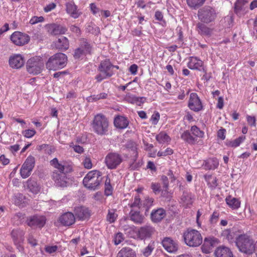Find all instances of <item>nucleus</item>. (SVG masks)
Returning <instances> with one entry per match:
<instances>
[{
  "label": "nucleus",
  "instance_id": "22",
  "mask_svg": "<svg viewBox=\"0 0 257 257\" xmlns=\"http://www.w3.org/2000/svg\"><path fill=\"white\" fill-rule=\"evenodd\" d=\"M75 216L81 220L88 219L90 216V212L89 209L84 206H78L74 209Z\"/></svg>",
  "mask_w": 257,
  "mask_h": 257
},
{
  "label": "nucleus",
  "instance_id": "13",
  "mask_svg": "<svg viewBox=\"0 0 257 257\" xmlns=\"http://www.w3.org/2000/svg\"><path fill=\"white\" fill-rule=\"evenodd\" d=\"M45 28L47 32L52 36L65 34L68 30L66 26L56 23L47 24Z\"/></svg>",
  "mask_w": 257,
  "mask_h": 257
},
{
  "label": "nucleus",
  "instance_id": "56",
  "mask_svg": "<svg viewBox=\"0 0 257 257\" xmlns=\"http://www.w3.org/2000/svg\"><path fill=\"white\" fill-rule=\"evenodd\" d=\"M136 96L131 93H127L124 96V100L131 103H134L135 102Z\"/></svg>",
  "mask_w": 257,
  "mask_h": 257
},
{
  "label": "nucleus",
  "instance_id": "18",
  "mask_svg": "<svg viewBox=\"0 0 257 257\" xmlns=\"http://www.w3.org/2000/svg\"><path fill=\"white\" fill-rule=\"evenodd\" d=\"M9 65L14 69H19L25 64L24 57L21 54H14L10 56L9 60Z\"/></svg>",
  "mask_w": 257,
  "mask_h": 257
},
{
  "label": "nucleus",
  "instance_id": "9",
  "mask_svg": "<svg viewBox=\"0 0 257 257\" xmlns=\"http://www.w3.org/2000/svg\"><path fill=\"white\" fill-rule=\"evenodd\" d=\"M123 161L121 155L116 152H110L105 157L104 162L107 168L116 169Z\"/></svg>",
  "mask_w": 257,
  "mask_h": 257
},
{
  "label": "nucleus",
  "instance_id": "43",
  "mask_svg": "<svg viewBox=\"0 0 257 257\" xmlns=\"http://www.w3.org/2000/svg\"><path fill=\"white\" fill-rule=\"evenodd\" d=\"M206 0H186L187 4L191 9H197L202 6Z\"/></svg>",
  "mask_w": 257,
  "mask_h": 257
},
{
  "label": "nucleus",
  "instance_id": "28",
  "mask_svg": "<svg viewBox=\"0 0 257 257\" xmlns=\"http://www.w3.org/2000/svg\"><path fill=\"white\" fill-rule=\"evenodd\" d=\"M181 203L185 207H190L194 200V195L190 192L184 191L181 197Z\"/></svg>",
  "mask_w": 257,
  "mask_h": 257
},
{
  "label": "nucleus",
  "instance_id": "58",
  "mask_svg": "<svg viewBox=\"0 0 257 257\" xmlns=\"http://www.w3.org/2000/svg\"><path fill=\"white\" fill-rule=\"evenodd\" d=\"M154 202V199L149 197H146L144 200L143 201V205L149 208L150 207Z\"/></svg>",
  "mask_w": 257,
  "mask_h": 257
},
{
  "label": "nucleus",
  "instance_id": "51",
  "mask_svg": "<svg viewBox=\"0 0 257 257\" xmlns=\"http://www.w3.org/2000/svg\"><path fill=\"white\" fill-rule=\"evenodd\" d=\"M44 18L42 16H33L30 20L29 24L31 25H34L39 23L43 22L44 21Z\"/></svg>",
  "mask_w": 257,
  "mask_h": 257
},
{
  "label": "nucleus",
  "instance_id": "4",
  "mask_svg": "<svg viewBox=\"0 0 257 257\" xmlns=\"http://www.w3.org/2000/svg\"><path fill=\"white\" fill-rule=\"evenodd\" d=\"M185 243L190 247L199 246L202 242L201 233L197 230L188 228L183 232Z\"/></svg>",
  "mask_w": 257,
  "mask_h": 257
},
{
  "label": "nucleus",
  "instance_id": "39",
  "mask_svg": "<svg viewBox=\"0 0 257 257\" xmlns=\"http://www.w3.org/2000/svg\"><path fill=\"white\" fill-rule=\"evenodd\" d=\"M247 3V0H237L234 4V11L237 15H240L244 10V6Z\"/></svg>",
  "mask_w": 257,
  "mask_h": 257
},
{
  "label": "nucleus",
  "instance_id": "46",
  "mask_svg": "<svg viewBox=\"0 0 257 257\" xmlns=\"http://www.w3.org/2000/svg\"><path fill=\"white\" fill-rule=\"evenodd\" d=\"M155 248L154 242H150L147 246L142 250V253L145 257L149 256Z\"/></svg>",
  "mask_w": 257,
  "mask_h": 257
},
{
  "label": "nucleus",
  "instance_id": "48",
  "mask_svg": "<svg viewBox=\"0 0 257 257\" xmlns=\"http://www.w3.org/2000/svg\"><path fill=\"white\" fill-rule=\"evenodd\" d=\"M218 243V240L215 237H208L205 238L204 239V243L205 246H209V247L212 248L217 245Z\"/></svg>",
  "mask_w": 257,
  "mask_h": 257
},
{
  "label": "nucleus",
  "instance_id": "20",
  "mask_svg": "<svg viewBox=\"0 0 257 257\" xmlns=\"http://www.w3.org/2000/svg\"><path fill=\"white\" fill-rule=\"evenodd\" d=\"M154 228L151 225H146L140 228L138 231V237L140 239H144L150 237L154 232Z\"/></svg>",
  "mask_w": 257,
  "mask_h": 257
},
{
  "label": "nucleus",
  "instance_id": "50",
  "mask_svg": "<svg viewBox=\"0 0 257 257\" xmlns=\"http://www.w3.org/2000/svg\"><path fill=\"white\" fill-rule=\"evenodd\" d=\"M104 192L106 196L111 195L112 192V188L110 184V181L108 177H107L105 182Z\"/></svg>",
  "mask_w": 257,
  "mask_h": 257
},
{
  "label": "nucleus",
  "instance_id": "6",
  "mask_svg": "<svg viewBox=\"0 0 257 257\" xmlns=\"http://www.w3.org/2000/svg\"><path fill=\"white\" fill-rule=\"evenodd\" d=\"M101 181V172L97 170H93L88 172L84 178L83 183L89 190H95L99 185Z\"/></svg>",
  "mask_w": 257,
  "mask_h": 257
},
{
  "label": "nucleus",
  "instance_id": "23",
  "mask_svg": "<svg viewBox=\"0 0 257 257\" xmlns=\"http://www.w3.org/2000/svg\"><path fill=\"white\" fill-rule=\"evenodd\" d=\"M129 217L132 221L137 224H142L145 222V217L140 210H131Z\"/></svg>",
  "mask_w": 257,
  "mask_h": 257
},
{
  "label": "nucleus",
  "instance_id": "21",
  "mask_svg": "<svg viewBox=\"0 0 257 257\" xmlns=\"http://www.w3.org/2000/svg\"><path fill=\"white\" fill-rule=\"evenodd\" d=\"M58 221L63 226H70L74 223L75 217L72 213L68 212L61 215Z\"/></svg>",
  "mask_w": 257,
  "mask_h": 257
},
{
  "label": "nucleus",
  "instance_id": "41",
  "mask_svg": "<svg viewBox=\"0 0 257 257\" xmlns=\"http://www.w3.org/2000/svg\"><path fill=\"white\" fill-rule=\"evenodd\" d=\"M125 146L129 151L132 152V154L133 156H134V157L138 158V154L137 152V145L135 142L133 141H128L125 144Z\"/></svg>",
  "mask_w": 257,
  "mask_h": 257
},
{
  "label": "nucleus",
  "instance_id": "57",
  "mask_svg": "<svg viewBox=\"0 0 257 257\" xmlns=\"http://www.w3.org/2000/svg\"><path fill=\"white\" fill-rule=\"evenodd\" d=\"M88 31L89 32L94 35H97L100 33L99 28L95 25L94 26H89Z\"/></svg>",
  "mask_w": 257,
  "mask_h": 257
},
{
  "label": "nucleus",
  "instance_id": "45",
  "mask_svg": "<svg viewBox=\"0 0 257 257\" xmlns=\"http://www.w3.org/2000/svg\"><path fill=\"white\" fill-rule=\"evenodd\" d=\"M27 186L30 191L33 193H37L40 191V187L36 182L32 180H28Z\"/></svg>",
  "mask_w": 257,
  "mask_h": 257
},
{
  "label": "nucleus",
  "instance_id": "16",
  "mask_svg": "<svg viewBox=\"0 0 257 257\" xmlns=\"http://www.w3.org/2000/svg\"><path fill=\"white\" fill-rule=\"evenodd\" d=\"M45 223L46 218L42 215H34L27 219V224L31 227L42 228Z\"/></svg>",
  "mask_w": 257,
  "mask_h": 257
},
{
  "label": "nucleus",
  "instance_id": "49",
  "mask_svg": "<svg viewBox=\"0 0 257 257\" xmlns=\"http://www.w3.org/2000/svg\"><path fill=\"white\" fill-rule=\"evenodd\" d=\"M245 139V137L244 136H240L234 140L228 143V146L231 147H237L240 145V144L244 141Z\"/></svg>",
  "mask_w": 257,
  "mask_h": 257
},
{
  "label": "nucleus",
  "instance_id": "15",
  "mask_svg": "<svg viewBox=\"0 0 257 257\" xmlns=\"http://www.w3.org/2000/svg\"><path fill=\"white\" fill-rule=\"evenodd\" d=\"M161 243L164 249L168 252H175L178 249L177 242L169 237H164Z\"/></svg>",
  "mask_w": 257,
  "mask_h": 257
},
{
  "label": "nucleus",
  "instance_id": "17",
  "mask_svg": "<svg viewBox=\"0 0 257 257\" xmlns=\"http://www.w3.org/2000/svg\"><path fill=\"white\" fill-rule=\"evenodd\" d=\"M113 65L109 59H106L101 61L98 67V70L99 72L105 73L107 76L111 77L114 72L112 70Z\"/></svg>",
  "mask_w": 257,
  "mask_h": 257
},
{
  "label": "nucleus",
  "instance_id": "36",
  "mask_svg": "<svg viewBox=\"0 0 257 257\" xmlns=\"http://www.w3.org/2000/svg\"><path fill=\"white\" fill-rule=\"evenodd\" d=\"M205 24L202 22L197 24L198 33L201 35L210 36L211 34V30Z\"/></svg>",
  "mask_w": 257,
  "mask_h": 257
},
{
  "label": "nucleus",
  "instance_id": "25",
  "mask_svg": "<svg viewBox=\"0 0 257 257\" xmlns=\"http://www.w3.org/2000/svg\"><path fill=\"white\" fill-rule=\"evenodd\" d=\"M166 215L165 209L159 208L156 210H152L151 214L152 221L155 223L160 222Z\"/></svg>",
  "mask_w": 257,
  "mask_h": 257
},
{
  "label": "nucleus",
  "instance_id": "37",
  "mask_svg": "<svg viewBox=\"0 0 257 257\" xmlns=\"http://www.w3.org/2000/svg\"><path fill=\"white\" fill-rule=\"evenodd\" d=\"M225 201L227 204L232 209H236L240 207V202L239 200L236 198L229 196L226 198Z\"/></svg>",
  "mask_w": 257,
  "mask_h": 257
},
{
  "label": "nucleus",
  "instance_id": "32",
  "mask_svg": "<svg viewBox=\"0 0 257 257\" xmlns=\"http://www.w3.org/2000/svg\"><path fill=\"white\" fill-rule=\"evenodd\" d=\"M117 257H137L134 250L129 247L122 248L118 252Z\"/></svg>",
  "mask_w": 257,
  "mask_h": 257
},
{
  "label": "nucleus",
  "instance_id": "63",
  "mask_svg": "<svg viewBox=\"0 0 257 257\" xmlns=\"http://www.w3.org/2000/svg\"><path fill=\"white\" fill-rule=\"evenodd\" d=\"M70 30L72 33H74L76 36L79 37L81 35V30L77 26L75 25H72L70 28Z\"/></svg>",
  "mask_w": 257,
  "mask_h": 257
},
{
  "label": "nucleus",
  "instance_id": "60",
  "mask_svg": "<svg viewBox=\"0 0 257 257\" xmlns=\"http://www.w3.org/2000/svg\"><path fill=\"white\" fill-rule=\"evenodd\" d=\"M176 30L178 32L177 35L178 36L177 41L181 44H183L184 43V38L182 28L181 27H177Z\"/></svg>",
  "mask_w": 257,
  "mask_h": 257
},
{
  "label": "nucleus",
  "instance_id": "42",
  "mask_svg": "<svg viewBox=\"0 0 257 257\" xmlns=\"http://www.w3.org/2000/svg\"><path fill=\"white\" fill-rule=\"evenodd\" d=\"M141 160H137V158L133 156V158L129 164V169L131 170H138L142 165Z\"/></svg>",
  "mask_w": 257,
  "mask_h": 257
},
{
  "label": "nucleus",
  "instance_id": "29",
  "mask_svg": "<svg viewBox=\"0 0 257 257\" xmlns=\"http://www.w3.org/2000/svg\"><path fill=\"white\" fill-rule=\"evenodd\" d=\"M216 257H233V254L230 248L221 246L217 247L214 252Z\"/></svg>",
  "mask_w": 257,
  "mask_h": 257
},
{
  "label": "nucleus",
  "instance_id": "59",
  "mask_svg": "<svg viewBox=\"0 0 257 257\" xmlns=\"http://www.w3.org/2000/svg\"><path fill=\"white\" fill-rule=\"evenodd\" d=\"M83 164L85 168L90 169L92 167V164L90 158L88 157H86L83 161Z\"/></svg>",
  "mask_w": 257,
  "mask_h": 257
},
{
  "label": "nucleus",
  "instance_id": "1",
  "mask_svg": "<svg viewBox=\"0 0 257 257\" xmlns=\"http://www.w3.org/2000/svg\"><path fill=\"white\" fill-rule=\"evenodd\" d=\"M239 250L243 253L250 254L255 251V243L250 235L246 233L239 235L235 240Z\"/></svg>",
  "mask_w": 257,
  "mask_h": 257
},
{
  "label": "nucleus",
  "instance_id": "53",
  "mask_svg": "<svg viewBox=\"0 0 257 257\" xmlns=\"http://www.w3.org/2000/svg\"><path fill=\"white\" fill-rule=\"evenodd\" d=\"M173 150L170 148H167L164 151H159L157 153L158 157H165L173 154Z\"/></svg>",
  "mask_w": 257,
  "mask_h": 257
},
{
  "label": "nucleus",
  "instance_id": "19",
  "mask_svg": "<svg viewBox=\"0 0 257 257\" xmlns=\"http://www.w3.org/2000/svg\"><path fill=\"white\" fill-rule=\"evenodd\" d=\"M188 67L191 70L202 71L204 68L203 62L196 57H190L187 63Z\"/></svg>",
  "mask_w": 257,
  "mask_h": 257
},
{
  "label": "nucleus",
  "instance_id": "47",
  "mask_svg": "<svg viewBox=\"0 0 257 257\" xmlns=\"http://www.w3.org/2000/svg\"><path fill=\"white\" fill-rule=\"evenodd\" d=\"M190 131L193 136L196 138H202L204 137V133L196 125L191 126Z\"/></svg>",
  "mask_w": 257,
  "mask_h": 257
},
{
  "label": "nucleus",
  "instance_id": "3",
  "mask_svg": "<svg viewBox=\"0 0 257 257\" xmlns=\"http://www.w3.org/2000/svg\"><path fill=\"white\" fill-rule=\"evenodd\" d=\"M92 126L94 132L97 135L100 136L105 135L108 131V120L102 113H98L94 117Z\"/></svg>",
  "mask_w": 257,
  "mask_h": 257
},
{
  "label": "nucleus",
  "instance_id": "38",
  "mask_svg": "<svg viewBox=\"0 0 257 257\" xmlns=\"http://www.w3.org/2000/svg\"><path fill=\"white\" fill-rule=\"evenodd\" d=\"M157 141L160 144H169L171 141V138L165 132H161L156 136Z\"/></svg>",
  "mask_w": 257,
  "mask_h": 257
},
{
  "label": "nucleus",
  "instance_id": "10",
  "mask_svg": "<svg viewBox=\"0 0 257 257\" xmlns=\"http://www.w3.org/2000/svg\"><path fill=\"white\" fill-rule=\"evenodd\" d=\"M188 106L191 110L195 112H198L203 110L202 101L196 93L192 92L190 93Z\"/></svg>",
  "mask_w": 257,
  "mask_h": 257
},
{
  "label": "nucleus",
  "instance_id": "62",
  "mask_svg": "<svg viewBox=\"0 0 257 257\" xmlns=\"http://www.w3.org/2000/svg\"><path fill=\"white\" fill-rule=\"evenodd\" d=\"M28 242L32 246L37 245V240L33 237L32 234H29L27 237Z\"/></svg>",
  "mask_w": 257,
  "mask_h": 257
},
{
  "label": "nucleus",
  "instance_id": "52",
  "mask_svg": "<svg viewBox=\"0 0 257 257\" xmlns=\"http://www.w3.org/2000/svg\"><path fill=\"white\" fill-rule=\"evenodd\" d=\"M117 216V214L115 213L113 210H108L107 215V220L110 223L114 222Z\"/></svg>",
  "mask_w": 257,
  "mask_h": 257
},
{
  "label": "nucleus",
  "instance_id": "61",
  "mask_svg": "<svg viewBox=\"0 0 257 257\" xmlns=\"http://www.w3.org/2000/svg\"><path fill=\"white\" fill-rule=\"evenodd\" d=\"M109 77H110L107 76L105 73H102L100 72V73L97 74L95 76V79L97 82L99 83V82H101L102 80H103L105 79L108 78Z\"/></svg>",
  "mask_w": 257,
  "mask_h": 257
},
{
  "label": "nucleus",
  "instance_id": "7",
  "mask_svg": "<svg viewBox=\"0 0 257 257\" xmlns=\"http://www.w3.org/2000/svg\"><path fill=\"white\" fill-rule=\"evenodd\" d=\"M92 46L85 38H81L78 48L75 49L73 57L75 59L82 58L92 52Z\"/></svg>",
  "mask_w": 257,
  "mask_h": 257
},
{
  "label": "nucleus",
  "instance_id": "40",
  "mask_svg": "<svg viewBox=\"0 0 257 257\" xmlns=\"http://www.w3.org/2000/svg\"><path fill=\"white\" fill-rule=\"evenodd\" d=\"M204 179L207 183V185L211 189H215L217 186V179L215 177L209 174L204 175Z\"/></svg>",
  "mask_w": 257,
  "mask_h": 257
},
{
  "label": "nucleus",
  "instance_id": "33",
  "mask_svg": "<svg viewBox=\"0 0 257 257\" xmlns=\"http://www.w3.org/2000/svg\"><path fill=\"white\" fill-rule=\"evenodd\" d=\"M218 160L215 158H212L204 161L202 166L205 170H214L218 166Z\"/></svg>",
  "mask_w": 257,
  "mask_h": 257
},
{
  "label": "nucleus",
  "instance_id": "11",
  "mask_svg": "<svg viewBox=\"0 0 257 257\" xmlns=\"http://www.w3.org/2000/svg\"><path fill=\"white\" fill-rule=\"evenodd\" d=\"M10 39L15 45L22 46L29 42L30 37L25 33L15 31L11 35Z\"/></svg>",
  "mask_w": 257,
  "mask_h": 257
},
{
  "label": "nucleus",
  "instance_id": "55",
  "mask_svg": "<svg viewBox=\"0 0 257 257\" xmlns=\"http://www.w3.org/2000/svg\"><path fill=\"white\" fill-rule=\"evenodd\" d=\"M124 240L123 234L121 232L116 233L114 238V243L115 245H118Z\"/></svg>",
  "mask_w": 257,
  "mask_h": 257
},
{
  "label": "nucleus",
  "instance_id": "27",
  "mask_svg": "<svg viewBox=\"0 0 257 257\" xmlns=\"http://www.w3.org/2000/svg\"><path fill=\"white\" fill-rule=\"evenodd\" d=\"M65 6L67 13L70 15L71 17L77 19L79 17L80 13L78 12L77 7L73 2H67Z\"/></svg>",
  "mask_w": 257,
  "mask_h": 257
},
{
  "label": "nucleus",
  "instance_id": "34",
  "mask_svg": "<svg viewBox=\"0 0 257 257\" xmlns=\"http://www.w3.org/2000/svg\"><path fill=\"white\" fill-rule=\"evenodd\" d=\"M109 96L108 92H101L98 94L91 95L86 98L87 101L90 102H95L101 99H105L108 98Z\"/></svg>",
  "mask_w": 257,
  "mask_h": 257
},
{
  "label": "nucleus",
  "instance_id": "26",
  "mask_svg": "<svg viewBox=\"0 0 257 257\" xmlns=\"http://www.w3.org/2000/svg\"><path fill=\"white\" fill-rule=\"evenodd\" d=\"M57 49L60 51H66L69 48V41L66 37L62 36L54 42Z\"/></svg>",
  "mask_w": 257,
  "mask_h": 257
},
{
  "label": "nucleus",
  "instance_id": "30",
  "mask_svg": "<svg viewBox=\"0 0 257 257\" xmlns=\"http://www.w3.org/2000/svg\"><path fill=\"white\" fill-rule=\"evenodd\" d=\"M127 118L122 115H117L114 119V126L119 128L123 129L126 128L128 124Z\"/></svg>",
  "mask_w": 257,
  "mask_h": 257
},
{
  "label": "nucleus",
  "instance_id": "44",
  "mask_svg": "<svg viewBox=\"0 0 257 257\" xmlns=\"http://www.w3.org/2000/svg\"><path fill=\"white\" fill-rule=\"evenodd\" d=\"M26 198L22 194L18 193L14 196L15 204L20 207H23L25 204Z\"/></svg>",
  "mask_w": 257,
  "mask_h": 257
},
{
  "label": "nucleus",
  "instance_id": "24",
  "mask_svg": "<svg viewBox=\"0 0 257 257\" xmlns=\"http://www.w3.org/2000/svg\"><path fill=\"white\" fill-rule=\"evenodd\" d=\"M52 177L57 186L59 187L66 186L67 182L65 173H59L58 171H54Z\"/></svg>",
  "mask_w": 257,
  "mask_h": 257
},
{
  "label": "nucleus",
  "instance_id": "8",
  "mask_svg": "<svg viewBox=\"0 0 257 257\" xmlns=\"http://www.w3.org/2000/svg\"><path fill=\"white\" fill-rule=\"evenodd\" d=\"M26 67L30 74L37 75L41 72L44 67V63L40 58L32 57L27 62Z\"/></svg>",
  "mask_w": 257,
  "mask_h": 257
},
{
  "label": "nucleus",
  "instance_id": "14",
  "mask_svg": "<svg viewBox=\"0 0 257 257\" xmlns=\"http://www.w3.org/2000/svg\"><path fill=\"white\" fill-rule=\"evenodd\" d=\"M11 235L17 249L19 251H22L24 248L22 243L24 240V232L22 230H15L12 231Z\"/></svg>",
  "mask_w": 257,
  "mask_h": 257
},
{
  "label": "nucleus",
  "instance_id": "35",
  "mask_svg": "<svg viewBox=\"0 0 257 257\" xmlns=\"http://www.w3.org/2000/svg\"><path fill=\"white\" fill-rule=\"evenodd\" d=\"M142 205L141 198L139 195L135 196L134 199L128 203V206L131 210H140Z\"/></svg>",
  "mask_w": 257,
  "mask_h": 257
},
{
  "label": "nucleus",
  "instance_id": "12",
  "mask_svg": "<svg viewBox=\"0 0 257 257\" xmlns=\"http://www.w3.org/2000/svg\"><path fill=\"white\" fill-rule=\"evenodd\" d=\"M35 162L34 157L30 156L27 158L20 170V174L23 178H26L31 175L35 166Z\"/></svg>",
  "mask_w": 257,
  "mask_h": 257
},
{
  "label": "nucleus",
  "instance_id": "31",
  "mask_svg": "<svg viewBox=\"0 0 257 257\" xmlns=\"http://www.w3.org/2000/svg\"><path fill=\"white\" fill-rule=\"evenodd\" d=\"M180 137L185 143L190 145H194L197 142V139L193 136L188 130L184 131Z\"/></svg>",
  "mask_w": 257,
  "mask_h": 257
},
{
  "label": "nucleus",
  "instance_id": "54",
  "mask_svg": "<svg viewBox=\"0 0 257 257\" xmlns=\"http://www.w3.org/2000/svg\"><path fill=\"white\" fill-rule=\"evenodd\" d=\"M36 133V131L33 129H28L22 132L23 136L27 138H32Z\"/></svg>",
  "mask_w": 257,
  "mask_h": 257
},
{
  "label": "nucleus",
  "instance_id": "2",
  "mask_svg": "<svg viewBox=\"0 0 257 257\" xmlns=\"http://www.w3.org/2000/svg\"><path fill=\"white\" fill-rule=\"evenodd\" d=\"M217 15V10L210 6H205L199 9L197 12L198 20L206 24L214 22L216 19Z\"/></svg>",
  "mask_w": 257,
  "mask_h": 257
},
{
  "label": "nucleus",
  "instance_id": "5",
  "mask_svg": "<svg viewBox=\"0 0 257 257\" xmlns=\"http://www.w3.org/2000/svg\"><path fill=\"white\" fill-rule=\"evenodd\" d=\"M67 56L64 53H58L51 56L46 63L49 70H57L63 68L67 64Z\"/></svg>",
  "mask_w": 257,
  "mask_h": 257
},
{
  "label": "nucleus",
  "instance_id": "64",
  "mask_svg": "<svg viewBox=\"0 0 257 257\" xmlns=\"http://www.w3.org/2000/svg\"><path fill=\"white\" fill-rule=\"evenodd\" d=\"M56 7V5L54 3H51L48 5H47L44 8V11L46 13H48Z\"/></svg>",
  "mask_w": 257,
  "mask_h": 257
}]
</instances>
